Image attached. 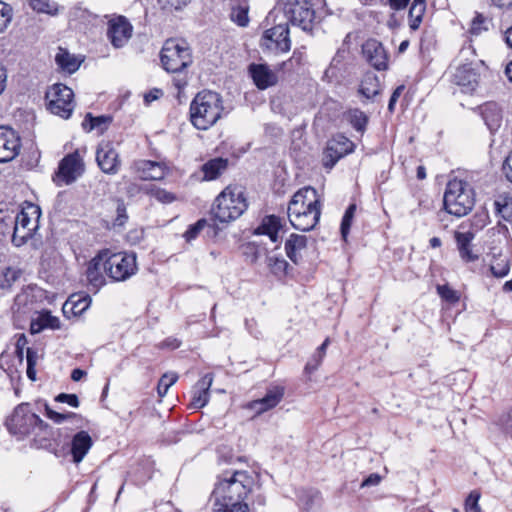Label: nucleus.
<instances>
[{
	"mask_svg": "<svg viewBox=\"0 0 512 512\" xmlns=\"http://www.w3.org/2000/svg\"><path fill=\"white\" fill-rule=\"evenodd\" d=\"M437 292L442 299L449 303H456L460 299L458 292L448 285H438Z\"/></svg>",
	"mask_w": 512,
	"mask_h": 512,
	"instance_id": "nucleus-46",
	"label": "nucleus"
},
{
	"mask_svg": "<svg viewBox=\"0 0 512 512\" xmlns=\"http://www.w3.org/2000/svg\"><path fill=\"white\" fill-rule=\"evenodd\" d=\"M290 224H294L293 217L310 218L312 224H317L320 220V208L316 200V191L313 188H304L297 191L289 202L287 209Z\"/></svg>",
	"mask_w": 512,
	"mask_h": 512,
	"instance_id": "nucleus-6",
	"label": "nucleus"
},
{
	"mask_svg": "<svg viewBox=\"0 0 512 512\" xmlns=\"http://www.w3.org/2000/svg\"><path fill=\"white\" fill-rule=\"evenodd\" d=\"M152 193L153 196L162 203H172L176 199V196L173 193L166 191L165 189L159 188L154 190Z\"/></svg>",
	"mask_w": 512,
	"mask_h": 512,
	"instance_id": "nucleus-53",
	"label": "nucleus"
},
{
	"mask_svg": "<svg viewBox=\"0 0 512 512\" xmlns=\"http://www.w3.org/2000/svg\"><path fill=\"white\" fill-rule=\"evenodd\" d=\"M283 396V387H273L266 392L263 398L251 402L250 408L255 410L258 414H261L277 406Z\"/></svg>",
	"mask_w": 512,
	"mask_h": 512,
	"instance_id": "nucleus-22",
	"label": "nucleus"
},
{
	"mask_svg": "<svg viewBox=\"0 0 512 512\" xmlns=\"http://www.w3.org/2000/svg\"><path fill=\"white\" fill-rule=\"evenodd\" d=\"M143 234L142 228H135L128 233L127 239L131 244H137L143 238Z\"/></svg>",
	"mask_w": 512,
	"mask_h": 512,
	"instance_id": "nucleus-58",
	"label": "nucleus"
},
{
	"mask_svg": "<svg viewBox=\"0 0 512 512\" xmlns=\"http://www.w3.org/2000/svg\"><path fill=\"white\" fill-rule=\"evenodd\" d=\"M31 8L39 13L55 14L57 5L51 0H29Z\"/></svg>",
	"mask_w": 512,
	"mask_h": 512,
	"instance_id": "nucleus-40",
	"label": "nucleus"
},
{
	"mask_svg": "<svg viewBox=\"0 0 512 512\" xmlns=\"http://www.w3.org/2000/svg\"><path fill=\"white\" fill-rule=\"evenodd\" d=\"M212 382L213 374L207 373L196 383L191 402L194 408H202L208 403Z\"/></svg>",
	"mask_w": 512,
	"mask_h": 512,
	"instance_id": "nucleus-25",
	"label": "nucleus"
},
{
	"mask_svg": "<svg viewBox=\"0 0 512 512\" xmlns=\"http://www.w3.org/2000/svg\"><path fill=\"white\" fill-rule=\"evenodd\" d=\"M162 10H179L188 3V0H157Z\"/></svg>",
	"mask_w": 512,
	"mask_h": 512,
	"instance_id": "nucleus-51",
	"label": "nucleus"
},
{
	"mask_svg": "<svg viewBox=\"0 0 512 512\" xmlns=\"http://www.w3.org/2000/svg\"><path fill=\"white\" fill-rule=\"evenodd\" d=\"M133 27L124 16L112 19L108 23L107 36L116 48L123 47L132 36Z\"/></svg>",
	"mask_w": 512,
	"mask_h": 512,
	"instance_id": "nucleus-17",
	"label": "nucleus"
},
{
	"mask_svg": "<svg viewBox=\"0 0 512 512\" xmlns=\"http://www.w3.org/2000/svg\"><path fill=\"white\" fill-rule=\"evenodd\" d=\"M248 208L245 188L241 185H228L215 199L211 215L221 223L237 220Z\"/></svg>",
	"mask_w": 512,
	"mask_h": 512,
	"instance_id": "nucleus-3",
	"label": "nucleus"
},
{
	"mask_svg": "<svg viewBox=\"0 0 512 512\" xmlns=\"http://www.w3.org/2000/svg\"><path fill=\"white\" fill-rule=\"evenodd\" d=\"M381 481V477L376 474V473H373V474H370L363 482H362V487H368V486H376L380 483Z\"/></svg>",
	"mask_w": 512,
	"mask_h": 512,
	"instance_id": "nucleus-62",
	"label": "nucleus"
},
{
	"mask_svg": "<svg viewBox=\"0 0 512 512\" xmlns=\"http://www.w3.org/2000/svg\"><path fill=\"white\" fill-rule=\"evenodd\" d=\"M270 271L278 278H282L288 274L290 268L289 263L283 257L271 256L267 259Z\"/></svg>",
	"mask_w": 512,
	"mask_h": 512,
	"instance_id": "nucleus-36",
	"label": "nucleus"
},
{
	"mask_svg": "<svg viewBox=\"0 0 512 512\" xmlns=\"http://www.w3.org/2000/svg\"><path fill=\"white\" fill-rule=\"evenodd\" d=\"M227 168V160L223 158L211 159L202 166L205 180L216 179Z\"/></svg>",
	"mask_w": 512,
	"mask_h": 512,
	"instance_id": "nucleus-33",
	"label": "nucleus"
},
{
	"mask_svg": "<svg viewBox=\"0 0 512 512\" xmlns=\"http://www.w3.org/2000/svg\"><path fill=\"white\" fill-rule=\"evenodd\" d=\"M178 376L175 373H165L159 380L157 392L160 397H164L168 389L177 381Z\"/></svg>",
	"mask_w": 512,
	"mask_h": 512,
	"instance_id": "nucleus-42",
	"label": "nucleus"
},
{
	"mask_svg": "<svg viewBox=\"0 0 512 512\" xmlns=\"http://www.w3.org/2000/svg\"><path fill=\"white\" fill-rule=\"evenodd\" d=\"M488 30V21L487 19L480 13H477L476 16L471 21L469 32L473 36H479L483 31Z\"/></svg>",
	"mask_w": 512,
	"mask_h": 512,
	"instance_id": "nucleus-43",
	"label": "nucleus"
},
{
	"mask_svg": "<svg viewBox=\"0 0 512 512\" xmlns=\"http://www.w3.org/2000/svg\"><path fill=\"white\" fill-rule=\"evenodd\" d=\"M162 95H163L162 90L155 88V89L151 90L150 92H148L147 94H145L144 100H145V102L150 103L152 101L159 99Z\"/></svg>",
	"mask_w": 512,
	"mask_h": 512,
	"instance_id": "nucleus-63",
	"label": "nucleus"
},
{
	"mask_svg": "<svg viewBox=\"0 0 512 512\" xmlns=\"http://www.w3.org/2000/svg\"><path fill=\"white\" fill-rule=\"evenodd\" d=\"M278 6L290 24L303 31L312 30L316 19L313 0H279Z\"/></svg>",
	"mask_w": 512,
	"mask_h": 512,
	"instance_id": "nucleus-7",
	"label": "nucleus"
},
{
	"mask_svg": "<svg viewBox=\"0 0 512 512\" xmlns=\"http://www.w3.org/2000/svg\"><path fill=\"white\" fill-rule=\"evenodd\" d=\"M96 161L99 168L106 174L114 175L120 168V159L117 151L109 141H102L96 150Z\"/></svg>",
	"mask_w": 512,
	"mask_h": 512,
	"instance_id": "nucleus-13",
	"label": "nucleus"
},
{
	"mask_svg": "<svg viewBox=\"0 0 512 512\" xmlns=\"http://www.w3.org/2000/svg\"><path fill=\"white\" fill-rule=\"evenodd\" d=\"M339 145L340 143L335 141L328 144L323 156V166L325 168L332 169L339 159L351 151V143L347 139L343 142L345 147L339 149Z\"/></svg>",
	"mask_w": 512,
	"mask_h": 512,
	"instance_id": "nucleus-26",
	"label": "nucleus"
},
{
	"mask_svg": "<svg viewBox=\"0 0 512 512\" xmlns=\"http://www.w3.org/2000/svg\"><path fill=\"white\" fill-rule=\"evenodd\" d=\"M479 79L480 74L472 63L460 65L454 74V82L467 93L476 89Z\"/></svg>",
	"mask_w": 512,
	"mask_h": 512,
	"instance_id": "nucleus-18",
	"label": "nucleus"
},
{
	"mask_svg": "<svg viewBox=\"0 0 512 512\" xmlns=\"http://www.w3.org/2000/svg\"><path fill=\"white\" fill-rule=\"evenodd\" d=\"M91 304V298L89 296H82L73 294L63 305V312L66 314L71 312L73 315H81L88 309Z\"/></svg>",
	"mask_w": 512,
	"mask_h": 512,
	"instance_id": "nucleus-31",
	"label": "nucleus"
},
{
	"mask_svg": "<svg viewBox=\"0 0 512 512\" xmlns=\"http://www.w3.org/2000/svg\"><path fill=\"white\" fill-rule=\"evenodd\" d=\"M242 253L246 257V259L251 263L254 264L257 262L259 258V245L255 242H248L241 246Z\"/></svg>",
	"mask_w": 512,
	"mask_h": 512,
	"instance_id": "nucleus-45",
	"label": "nucleus"
},
{
	"mask_svg": "<svg viewBox=\"0 0 512 512\" xmlns=\"http://www.w3.org/2000/svg\"><path fill=\"white\" fill-rule=\"evenodd\" d=\"M46 415L49 419L53 420L55 423L57 424H60L62 423L63 421L69 419V418H72V417H76V414L73 413V412H68V413H59V412H56L54 410H52L49 406L46 405Z\"/></svg>",
	"mask_w": 512,
	"mask_h": 512,
	"instance_id": "nucleus-50",
	"label": "nucleus"
},
{
	"mask_svg": "<svg viewBox=\"0 0 512 512\" xmlns=\"http://www.w3.org/2000/svg\"><path fill=\"white\" fill-rule=\"evenodd\" d=\"M480 499V493L476 490L470 492L465 501L466 512H481V508L478 504Z\"/></svg>",
	"mask_w": 512,
	"mask_h": 512,
	"instance_id": "nucleus-48",
	"label": "nucleus"
},
{
	"mask_svg": "<svg viewBox=\"0 0 512 512\" xmlns=\"http://www.w3.org/2000/svg\"><path fill=\"white\" fill-rule=\"evenodd\" d=\"M510 267L507 259L499 256L494 257L493 262L490 265V271L493 276L497 278H503L509 273Z\"/></svg>",
	"mask_w": 512,
	"mask_h": 512,
	"instance_id": "nucleus-39",
	"label": "nucleus"
},
{
	"mask_svg": "<svg viewBox=\"0 0 512 512\" xmlns=\"http://www.w3.org/2000/svg\"><path fill=\"white\" fill-rule=\"evenodd\" d=\"M359 93L372 99L379 93V83L375 76H367L360 84Z\"/></svg>",
	"mask_w": 512,
	"mask_h": 512,
	"instance_id": "nucleus-37",
	"label": "nucleus"
},
{
	"mask_svg": "<svg viewBox=\"0 0 512 512\" xmlns=\"http://www.w3.org/2000/svg\"><path fill=\"white\" fill-rule=\"evenodd\" d=\"M249 73L254 84L260 90H265L268 87L276 85L278 82L277 74L266 64H250Z\"/></svg>",
	"mask_w": 512,
	"mask_h": 512,
	"instance_id": "nucleus-20",
	"label": "nucleus"
},
{
	"mask_svg": "<svg viewBox=\"0 0 512 512\" xmlns=\"http://www.w3.org/2000/svg\"><path fill=\"white\" fill-rule=\"evenodd\" d=\"M323 359H324V357L322 355H319V354H317V352H315L312 355V357L308 360V362L306 363V365L304 367L305 373L311 374V373L315 372L318 369V367L321 365Z\"/></svg>",
	"mask_w": 512,
	"mask_h": 512,
	"instance_id": "nucleus-52",
	"label": "nucleus"
},
{
	"mask_svg": "<svg viewBox=\"0 0 512 512\" xmlns=\"http://www.w3.org/2000/svg\"><path fill=\"white\" fill-rule=\"evenodd\" d=\"M55 61L62 70L70 74L77 71L81 65V60H78L74 55H71L62 48H59Z\"/></svg>",
	"mask_w": 512,
	"mask_h": 512,
	"instance_id": "nucleus-32",
	"label": "nucleus"
},
{
	"mask_svg": "<svg viewBox=\"0 0 512 512\" xmlns=\"http://www.w3.org/2000/svg\"><path fill=\"white\" fill-rule=\"evenodd\" d=\"M446 211L456 217L467 215L475 204V192L471 184L461 179L447 183L443 197Z\"/></svg>",
	"mask_w": 512,
	"mask_h": 512,
	"instance_id": "nucleus-4",
	"label": "nucleus"
},
{
	"mask_svg": "<svg viewBox=\"0 0 512 512\" xmlns=\"http://www.w3.org/2000/svg\"><path fill=\"white\" fill-rule=\"evenodd\" d=\"M60 320L58 317L53 316L49 311L39 314V316L31 322V333L36 334L44 329H59Z\"/></svg>",
	"mask_w": 512,
	"mask_h": 512,
	"instance_id": "nucleus-30",
	"label": "nucleus"
},
{
	"mask_svg": "<svg viewBox=\"0 0 512 512\" xmlns=\"http://www.w3.org/2000/svg\"><path fill=\"white\" fill-rule=\"evenodd\" d=\"M39 226H13L12 242L15 246H22L30 241L33 248H38L42 243L41 236L37 233Z\"/></svg>",
	"mask_w": 512,
	"mask_h": 512,
	"instance_id": "nucleus-23",
	"label": "nucleus"
},
{
	"mask_svg": "<svg viewBox=\"0 0 512 512\" xmlns=\"http://www.w3.org/2000/svg\"><path fill=\"white\" fill-rule=\"evenodd\" d=\"M6 426L13 435L23 438L37 430L45 432L50 429L38 415L33 413L28 403L19 404L12 415L6 420Z\"/></svg>",
	"mask_w": 512,
	"mask_h": 512,
	"instance_id": "nucleus-5",
	"label": "nucleus"
},
{
	"mask_svg": "<svg viewBox=\"0 0 512 512\" xmlns=\"http://www.w3.org/2000/svg\"><path fill=\"white\" fill-rule=\"evenodd\" d=\"M213 512H249V508L247 504L227 505V507L214 506Z\"/></svg>",
	"mask_w": 512,
	"mask_h": 512,
	"instance_id": "nucleus-55",
	"label": "nucleus"
},
{
	"mask_svg": "<svg viewBox=\"0 0 512 512\" xmlns=\"http://www.w3.org/2000/svg\"><path fill=\"white\" fill-rule=\"evenodd\" d=\"M19 135L9 127L0 126V163L13 160L20 152Z\"/></svg>",
	"mask_w": 512,
	"mask_h": 512,
	"instance_id": "nucleus-14",
	"label": "nucleus"
},
{
	"mask_svg": "<svg viewBox=\"0 0 512 512\" xmlns=\"http://www.w3.org/2000/svg\"><path fill=\"white\" fill-rule=\"evenodd\" d=\"M40 216V207L36 204L26 202L21 210L17 212L14 224H30L32 222L38 224Z\"/></svg>",
	"mask_w": 512,
	"mask_h": 512,
	"instance_id": "nucleus-29",
	"label": "nucleus"
},
{
	"mask_svg": "<svg viewBox=\"0 0 512 512\" xmlns=\"http://www.w3.org/2000/svg\"><path fill=\"white\" fill-rule=\"evenodd\" d=\"M252 477L246 471H226L219 478L213 490L214 506L227 507L245 504L243 501L251 491Z\"/></svg>",
	"mask_w": 512,
	"mask_h": 512,
	"instance_id": "nucleus-1",
	"label": "nucleus"
},
{
	"mask_svg": "<svg viewBox=\"0 0 512 512\" xmlns=\"http://www.w3.org/2000/svg\"><path fill=\"white\" fill-rule=\"evenodd\" d=\"M21 271L11 267L6 268L3 273V279L0 282L2 289L10 288L11 285L20 277Z\"/></svg>",
	"mask_w": 512,
	"mask_h": 512,
	"instance_id": "nucleus-47",
	"label": "nucleus"
},
{
	"mask_svg": "<svg viewBox=\"0 0 512 512\" xmlns=\"http://www.w3.org/2000/svg\"><path fill=\"white\" fill-rule=\"evenodd\" d=\"M362 53L366 61L376 70L383 71L388 68V54L378 40L368 39L362 45Z\"/></svg>",
	"mask_w": 512,
	"mask_h": 512,
	"instance_id": "nucleus-15",
	"label": "nucleus"
},
{
	"mask_svg": "<svg viewBox=\"0 0 512 512\" xmlns=\"http://www.w3.org/2000/svg\"><path fill=\"white\" fill-rule=\"evenodd\" d=\"M133 167L143 180H162L167 173L165 164L151 160H137Z\"/></svg>",
	"mask_w": 512,
	"mask_h": 512,
	"instance_id": "nucleus-19",
	"label": "nucleus"
},
{
	"mask_svg": "<svg viewBox=\"0 0 512 512\" xmlns=\"http://www.w3.org/2000/svg\"><path fill=\"white\" fill-rule=\"evenodd\" d=\"M109 254L108 251L100 252L95 258H93L86 270V276L89 284L95 289H99L105 283L104 276L102 274L103 264L105 257Z\"/></svg>",
	"mask_w": 512,
	"mask_h": 512,
	"instance_id": "nucleus-24",
	"label": "nucleus"
},
{
	"mask_svg": "<svg viewBox=\"0 0 512 512\" xmlns=\"http://www.w3.org/2000/svg\"><path fill=\"white\" fill-rule=\"evenodd\" d=\"M111 121V117L97 116L94 117L91 113H87L83 122L82 127L84 130L90 132L95 128L106 126Z\"/></svg>",
	"mask_w": 512,
	"mask_h": 512,
	"instance_id": "nucleus-38",
	"label": "nucleus"
},
{
	"mask_svg": "<svg viewBox=\"0 0 512 512\" xmlns=\"http://www.w3.org/2000/svg\"><path fill=\"white\" fill-rule=\"evenodd\" d=\"M163 68L170 73H180L193 62L189 46L184 41L168 39L161 50Z\"/></svg>",
	"mask_w": 512,
	"mask_h": 512,
	"instance_id": "nucleus-8",
	"label": "nucleus"
},
{
	"mask_svg": "<svg viewBox=\"0 0 512 512\" xmlns=\"http://www.w3.org/2000/svg\"><path fill=\"white\" fill-rule=\"evenodd\" d=\"M92 446L93 440L90 434L85 430H81L72 436L69 443L61 447L57 446L51 451L57 457L71 455L72 462L74 464H79L83 461Z\"/></svg>",
	"mask_w": 512,
	"mask_h": 512,
	"instance_id": "nucleus-12",
	"label": "nucleus"
},
{
	"mask_svg": "<svg viewBox=\"0 0 512 512\" xmlns=\"http://www.w3.org/2000/svg\"><path fill=\"white\" fill-rule=\"evenodd\" d=\"M103 269L114 281H125L137 270L136 256L128 253H115L104 258Z\"/></svg>",
	"mask_w": 512,
	"mask_h": 512,
	"instance_id": "nucleus-10",
	"label": "nucleus"
},
{
	"mask_svg": "<svg viewBox=\"0 0 512 512\" xmlns=\"http://www.w3.org/2000/svg\"><path fill=\"white\" fill-rule=\"evenodd\" d=\"M349 121L353 128L359 132H363L368 122V118L364 112L355 109L349 112Z\"/></svg>",
	"mask_w": 512,
	"mask_h": 512,
	"instance_id": "nucleus-41",
	"label": "nucleus"
},
{
	"mask_svg": "<svg viewBox=\"0 0 512 512\" xmlns=\"http://www.w3.org/2000/svg\"><path fill=\"white\" fill-rule=\"evenodd\" d=\"M502 169L507 180L512 183V151L506 157Z\"/></svg>",
	"mask_w": 512,
	"mask_h": 512,
	"instance_id": "nucleus-57",
	"label": "nucleus"
},
{
	"mask_svg": "<svg viewBox=\"0 0 512 512\" xmlns=\"http://www.w3.org/2000/svg\"><path fill=\"white\" fill-rule=\"evenodd\" d=\"M12 18V9L11 7L0 1V32H2L8 24L10 23Z\"/></svg>",
	"mask_w": 512,
	"mask_h": 512,
	"instance_id": "nucleus-49",
	"label": "nucleus"
},
{
	"mask_svg": "<svg viewBox=\"0 0 512 512\" xmlns=\"http://www.w3.org/2000/svg\"><path fill=\"white\" fill-rule=\"evenodd\" d=\"M85 170L83 158L78 150L67 154L58 165L53 175V181L57 186L69 185L75 182Z\"/></svg>",
	"mask_w": 512,
	"mask_h": 512,
	"instance_id": "nucleus-11",
	"label": "nucleus"
},
{
	"mask_svg": "<svg viewBox=\"0 0 512 512\" xmlns=\"http://www.w3.org/2000/svg\"><path fill=\"white\" fill-rule=\"evenodd\" d=\"M494 208L504 221L512 222V196L499 195L494 201Z\"/></svg>",
	"mask_w": 512,
	"mask_h": 512,
	"instance_id": "nucleus-35",
	"label": "nucleus"
},
{
	"mask_svg": "<svg viewBox=\"0 0 512 512\" xmlns=\"http://www.w3.org/2000/svg\"><path fill=\"white\" fill-rule=\"evenodd\" d=\"M426 11V0H414L409 9V27L417 30Z\"/></svg>",
	"mask_w": 512,
	"mask_h": 512,
	"instance_id": "nucleus-34",
	"label": "nucleus"
},
{
	"mask_svg": "<svg viewBox=\"0 0 512 512\" xmlns=\"http://www.w3.org/2000/svg\"><path fill=\"white\" fill-rule=\"evenodd\" d=\"M480 111L485 124L491 131L500 127L502 113L497 103L487 102L480 106Z\"/></svg>",
	"mask_w": 512,
	"mask_h": 512,
	"instance_id": "nucleus-28",
	"label": "nucleus"
},
{
	"mask_svg": "<svg viewBox=\"0 0 512 512\" xmlns=\"http://www.w3.org/2000/svg\"><path fill=\"white\" fill-rule=\"evenodd\" d=\"M288 241L295 246L297 250H301L306 247V237L297 234H291Z\"/></svg>",
	"mask_w": 512,
	"mask_h": 512,
	"instance_id": "nucleus-56",
	"label": "nucleus"
},
{
	"mask_svg": "<svg viewBox=\"0 0 512 512\" xmlns=\"http://www.w3.org/2000/svg\"><path fill=\"white\" fill-rule=\"evenodd\" d=\"M128 217L126 215V208L124 205H118L117 207V224H124L127 221Z\"/></svg>",
	"mask_w": 512,
	"mask_h": 512,
	"instance_id": "nucleus-64",
	"label": "nucleus"
},
{
	"mask_svg": "<svg viewBox=\"0 0 512 512\" xmlns=\"http://www.w3.org/2000/svg\"><path fill=\"white\" fill-rule=\"evenodd\" d=\"M74 93L71 88L62 84H53L45 93L46 108L52 114L69 119L74 110Z\"/></svg>",
	"mask_w": 512,
	"mask_h": 512,
	"instance_id": "nucleus-9",
	"label": "nucleus"
},
{
	"mask_svg": "<svg viewBox=\"0 0 512 512\" xmlns=\"http://www.w3.org/2000/svg\"><path fill=\"white\" fill-rule=\"evenodd\" d=\"M454 237L459 251V256L466 263L475 262L479 259V255L473 252L472 241L475 235L471 231L459 232L455 231Z\"/></svg>",
	"mask_w": 512,
	"mask_h": 512,
	"instance_id": "nucleus-21",
	"label": "nucleus"
},
{
	"mask_svg": "<svg viewBox=\"0 0 512 512\" xmlns=\"http://www.w3.org/2000/svg\"><path fill=\"white\" fill-rule=\"evenodd\" d=\"M356 209H357L356 204H350L348 206V208L346 209L340 224H351V221L353 220Z\"/></svg>",
	"mask_w": 512,
	"mask_h": 512,
	"instance_id": "nucleus-61",
	"label": "nucleus"
},
{
	"mask_svg": "<svg viewBox=\"0 0 512 512\" xmlns=\"http://www.w3.org/2000/svg\"><path fill=\"white\" fill-rule=\"evenodd\" d=\"M204 227L205 226H191V228L183 234V237L185 238L186 242L189 243L196 237H198V235L200 234Z\"/></svg>",
	"mask_w": 512,
	"mask_h": 512,
	"instance_id": "nucleus-59",
	"label": "nucleus"
},
{
	"mask_svg": "<svg viewBox=\"0 0 512 512\" xmlns=\"http://www.w3.org/2000/svg\"><path fill=\"white\" fill-rule=\"evenodd\" d=\"M55 401L60 403H67L68 405L77 408L79 406V399L76 394L60 393L55 397Z\"/></svg>",
	"mask_w": 512,
	"mask_h": 512,
	"instance_id": "nucleus-54",
	"label": "nucleus"
},
{
	"mask_svg": "<svg viewBox=\"0 0 512 512\" xmlns=\"http://www.w3.org/2000/svg\"><path fill=\"white\" fill-rule=\"evenodd\" d=\"M286 254L289 259L295 264L298 263V251L293 244H291L288 240L285 243Z\"/></svg>",
	"mask_w": 512,
	"mask_h": 512,
	"instance_id": "nucleus-60",
	"label": "nucleus"
},
{
	"mask_svg": "<svg viewBox=\"0 0 512 512\" xmlns=\"http://www.w3.org/2000/svg\"><path fill=\"white\" fill-rule=\"evenodd\" d=\"M223 113L222 96L207 89L198 92L189 107L190 122L198 130H207L214 126Z\"/></svg>",
	"mask_w": 512,
	"mask_h": 512,
	"instance_id": "nucleus-2",
	"label": "nucleus"
},
{
	"mask_svg": "<svg viewBox=\"0 0 512 512\" xmlns=\"http://www.w3.org/2000/svg\"><path fill=\"white\" fill-rule=\"evenodd\" d=\"M283 226H257L253 231V235H267L269 239L275 243L279 239V229Z\"/></svg>",
	"mask_w": 512,
	"mask_h": 512,
	"instance_id": "nucleus-44",
	"label": "nucleus"
},
{
	"mask_svg": "<svg viewBox=\"0 0 512 512\" xmlns=\"http://www.w3.org/2000/svg\"><path fill=\"white\" fill-rule=\"evenodd\" d=\"M230 19L240 27H246L249 23V0H228Z\"/></svg>",
	"mask_w": 512,
	"mask_h": 512,
	"instance_id": "nucleus-27",
	"label": "nucleus"
},
{
	"mask_svg": "<svg viewBox=\"0 0 512 512\" xmlns=\"http://www.w3.org/2000/svg\"><path fill=\"white\" fill-rule=\"evenodd\" d=\"M288 21L286 23H279L264 32V40L269 41L266 43L267 48H274L280 52H288L291 48V41L289 37Z\"/></svg>",
	"mask_w": 512,
	"mask_h": 512,
	"instance_id": "nucleus-16",
	"label": "nucleus"
}]
</instances>
